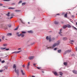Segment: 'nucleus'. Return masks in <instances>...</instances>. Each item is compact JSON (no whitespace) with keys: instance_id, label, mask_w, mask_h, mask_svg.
Segmentation results:
<instances>
[{"instance_id":"f257e3e1","label":"nucleus","mask_w":77,"mask_h":77,"mask_svg":"<svg viewBox=\"0 0 77 77\" xmlns=\"http://www.w3.org/2000/svg\"><path fill=\"white\" fill-rule=\"evenodd\" d=\"M57 42L58 43H57L54 44L51 47H48L47 49H53V48H54L56 46L59 45V44H60V41H58Z\"/></svg>"},{"instance_id":"f03ea898","label":"nucleus","mask_w":77,"mask_h":77,"mask_svg":"<svg viewBox=\"0 0 77 77\" xmlns=\"http://www.w3.org/2000/svg\"><path fill=\"white\" fill-rule=\"evenodd\" d=\"M46 39L47 40H48L49 39L50 42L51 41H53L55 40V38H53L51 39V37H48V36L46 37Z\"/></svg>"},{"instance_id":"7ed1b4c3","label":"nucleus","mask_w":77,"mask_h":77,"mask_svg":"<svg viewBox=\"0 0 77 77\" xmlns=\"http://www.w3.org/2000/svg\"><path fill=\"white\" fill-rule=\"evenodd\" d=\"M16 34L17 35V36H18L19 37L20 36H21V38H23V37L24 36V34L22 33H21L20 32H17Z\"/></svg>"},{"instance_id":"20e7f679","label":"nucleus","mask_w":77,"mask_h":77,"mask_svg":"<svg viewBox=\"0 0 77 77\" xmlns=\"http://www.w3.org/2000/svg\"><path fill=\"white\" fill-rule=\"evenodd\" d=\"M14 71H15V72H16V73H17V75H18V74H19V70H18V69H17V70H16V68H15Z\"/></svg>"},{"instance_id":"39448f33","label":"nucleus","mask_w":77,"mask_h":77,"mask_svg":"<svg viewBox=\"0 0 77 77\" xmlns=\"http://www.w3.org/2000/svg\"><path fill=\"white\" fill-rule=\"evenodd\" d=\"M62 29H60V32H59V34L60 35V36H62V32H61V31H62Z\"/></svg>"},{"instance_id":"423d86ee","label":"nucleus","mask_w":77,"mask_h":77,"mask_svg":"<svg viewBox=\"0 0 77 77\" xmlns=\"http://www.w3.org/2000/svg\"><path fill=\"white\" fill-rule=\"evenodd\" d=\"M72 72L75 74H77V71L74 70L72 71Z\"/></svg>"},{"instance_id":"0eeeda50","label":"nucleus","mask_w":77,"mask_h":77,"mask_svg":"<svg viewBox=\"0 0 77 77\" xmlns=\"http://www.w3.org/2000/svg\"><path fill=\"white\" fill-rule=\"evenodd\" d=\"M34 58V56H31L29 57V60H32Z\"/></svg>"},{"instance_id":"6e6552de","label":"nucleus","mask_w":77,"mask_h":77,"mask_svg":"<svg viewBox=\"0 0 77 77\" xmlns=\"http://www.w3.org/2000/svg\"><path fill=\"white\" fill-rule=\"evenodd\" d=\"M20 51H15L13 52L12 53H15L16 54H17V53H20Z\"/></svg>"},{"instance_id":"1a4fd4ad","label":"nucleus","mask_w":77,"mask_h":77,"mask_svg":"<svg viewBox=\"0 0 77 77\" xmlns=\"http://www.w3.org/2000/svg\"><path fill=\"white\" fill-rule=\"evenodd\" d=\"M29 66H30V62H29L27 65V68L28 69H29Z\"/></svg>"},{"instance_id":"9d476101","label":"nucleus","mask_w":77,"mask_h":77,"mask_svg":"<svg viewBox=\"0 0 77 77\" xmlns=\"http://www.w3.org/2000/svg\"><path fill=\"white\" fill-rule=\"evenodd\" d=\"M68 27V25H65L63 27V29H65L66 27Z\"/></svg>"},{"instance_id":"9b49d317","label":"nucleus","mask_w":77,"mask_h":77,"mask_svg":"<svg viewBox=\"0 0 77 77\" xmlns=\"http://www.w3.org/2000/svg\"><path fill=\"white\" fill-rule=\"evenodd\" d=\"M28 32L29 33H33V31L32 30L28 31Z\"/></svg>"},{"instance_id":"f8f14e48","label":"nucleus","mask_w":77,"mask_h":77,"mask_svg":"<svg viewBox=\"0 0 77 77\" xmlns=\"http://www.w3.org/2000/svg\"><path fill=\"white\" fill-rule=\"evenodd\" d=\"M6 48H0L1 50H5V49H6Z\"/></svg>"},{"instance_id":"ddd939ff","label":"nucleus","mask_w":77,"mask_h":77,"mask_svg":"<svg viewBox=\"0 0 77 77\" xmlns=\"http://www.w3.org/2000/svg\"><path fill=\"white\" fill-rule=\"evenodd\" d=\"M12 35V33H8L7 34V36H11Z\"/></svg>"},{"instance_id":"4468645a","label":"nucleus","mask_w":77,"mask_h":77,"mask_svg":"<svg viewBox=\"0 0 77 77\" xmlns=\"http://www.w3.org/2000/svg\"><path fill=\"white\" fill-rule=\"evenodd\" d=\"M61 51H62L61 50L59 49L57 50V52H58V53H60L61 52Z\"/></svg>"},{"instance_id":"2eb2a0df","label":"nucleus","mask_w":77,"mask_h":77,"mask_svg":"<svg viewBox=\"0 0 77 77\" xmlns=\"http://www.w3.org/2000/svg\"><path fill=\"white\" fill-rule=\"evenodd\" d=\"M8 9H15V8L10 7L8 8Z\"/></svg>"},{"instance_id":"dca6fc26","label":"nucleus","mask_w":77,"mask_h":77,"mask_svg":"<svg viewBox=\"0 0 77 77\" xmlns=\"http://www.w3.org/2000/svg\"><path fill=\"white\" fill-rule=\"evenodd\" d=\"M21 73H22V75H24V74H25L23 72V70H21Z\"/></svg>"},{"instance_id":"f3484780","label":"nucleus","mask_w":77,"mask_h":77,"mask_svg":"<svg viewBox=\"0 0 77 77\" xmlns=\"http://www.w3.org/2000/svg\"><path fill=\"white\" fill-rule=\"evenodd\" d=\"M67 39V38L66 37H64L63 38V41H66Z\"/></svg>"},{"instance_id":"a211bd4d","label":"nucleus","mask_w":77,"mask_h":77,"mask_svg":"<svg viewBox=\"0 0 77 77\" xmlns=\"http://www.w3.org/2000/svg\"><path fill=\"white\" fill-rule=\"evenodd\" d=\"M10 14V13L8 12V13L7 14H6V15H7V16H8V17H9Z\"/></svg>"},{"instance_id":"6ab92c4d","label":"nucleus","mask_w":77,"mask_h":77,"mask_svg":"<svg viewBox=\"0 0 77 77\" xmlns=\"http://www.w3.org/2000/svg\"><path fill=\"white\" fill-rule=\"evenodd\" d=\"M67 13H66V14H65L64 15V17H65V18H67Z\"/></svg>"},{"instance_id":"aec40b11","label":"nucleus","mask_w":77,"mask_h":77,"mask_svg":"<svg viewBox=\"0 0 77 77\" xmlns=\"http://www.w3.org/2000/svg\"><path fill=\"white\" fill-rule=\"evenodd\" d=\"M54 23L55 24H58V22L56 21H55Z\"/></svg>"},{"instance_id":"412c9836","label":"nucleus","mask_w":77,"mask_h":77,"mask_svg":"<svg viewBox=\"0 0 77 77\" xmlns=\"http://www.w3.org/2000/svg\"><path fill=\"white\" fill-rule=\"evenodd\" d=\"M21 33L22 34H25L26 32L25 31H22L21 32Z\"/></svg>"},{"instance_id":"4be33fe9","label":"nucleus","mask_w":77,"mask_h":77,"mask_svg":"<svg viewBox=\"0 0 77 77\" xmlns=\"http://www.w3.org/2000/svg\"><path fill=\"white\" fill-rule=\"evenodd\" d=\"M13 68H16V65H15V64H14L13 65Z\"/></svg>"},{"instance_id":"5701e85b","label":"nucleus","mask_w":77,"mask_h":77,"mask_svg":"<svg viewBox=\"0 0 77 77\" xmlns=\"http://www.w3.org/2000/svg\"><path fill=\"white\" fill-rule=\"evenodd\" d=\"M64 65L65 66H66L67 65V63L66 62H64L63 63Z\"/></svg>"},{"instance_id":"b1692460","label":"nucleus","mask_w":77,"mask_h":77,"mask_svg":"<svg viewBox=\"0 0 77 77\" xmlns=\"http://www.w3.org/2000/svg\"><path fill=\"white\" fill-rule=\"evenodd\" d=\"M54 74L55 75H57V73L56 72H54Z\"/></svg>"},{"instance_id":"393cba45","label":"nucleus","mask_w":77,"mask_h":77,"mask_svg":"<svg viewBox=\"0 0 77 77\" xmlns=\"http://www.w3.org/2000/svg\"><path fill=\"white\" fill-rule=\"evenodd\" d=\"M18 29V26H17L16 28L14 29V30H17Z\"/></svg>"},{"instance_id":"a878e982","label":"nucleus","mask_w":77,"mask_h":77,"mask_svg":"<svg viewBox=\"0 0 77 77\" xmlns=\"http://www.w3.org/2000/svg\"><path fill=\"white\" fill-rule=\"evenodd\" d=\"M3 46V47H6L7 46V44H4Z\"/></svg>"},{"instance_id":"bb28decb","label":"nucleus","mask_w":77,"mask_h":77,"mask_svg":"<svg viewBox=\"0 0 77 77\" xmlns=\"http://www.w3.org/2000/svg\"><path fill=\"white\" fill-rule=\"evenodd\" d=\"M26 5V2H23L22 3V6H23L24 5Z\"/></svg>"},{"instance_id":"cd10ccee","label":"nucleus","mask_w":77,"mask_h":77,"mask_svg":"<svg viewBox=\"0 0 77 77\" xmlns=\"http://www.w3.org/2000/svg\"><path fill=\"white\" fill-rule=\"evenodd\" d=\"M22 3V1L20 0V1L18 2V4H20Z\"/></svg>"},{"instance_id":"c85d7f7f","label":"nucleus","mask_w":77,"mask_h":77,"mask_svg":"<svg viewBox=\"0 0 77 77\" xmlns=\"http://www.w3.org/2000/svg\"><path fill=\"white\" fill-rule=\"evenodd\" d=\"M3 1L5 2H9L10 0H3Z\"/></svg>"},{"instance_id":"c756f323","label":"nucleus","mask_w":77,"mask_h":77,"mask_svg":"<svg viewBox=\"0 0 77 77\" xmlns=\"http://www.w3.org/2000/svg\"><path fill=\"white\" fill-rule=\"evenodd\" d=\"M68 27L69 28H70L71 27V25L69 24H68Z\"/></svg>"},{"instance_id":"7c9ffc66","label":"nucleus","mask_w":77,"mask_h":77,"mask_svg":"<svg viewBox=\"0 0 77 77\" xmlns=\"http://www.w3.org/2000/svg\"><path fill=\"white\" fill-rule=\"evenodd\" d=\"M60 75H62V72H60Z\"/></svg>"},{"instance_id":"2f4dec72","label":"nucleus","mask_w":77,"mask_h":77,"mask_svg":"<svg viewBox=\"0 0 77 77\" xmlns=\"http://www.w3.org/2000/svg\"><path fill=\"white\" fill-rule=\"evenodd\" d=\"M71 50H68V53H70V52H71Z\"/></svg>"},{"instance_id":"473e14b6","label":"nucleus","mask_w":77,"mask_h":77,"mask_svg":"<svg viewBox=\"0 0 77 77\" xmlns=\"http://www.w3.org/2000/svg\"><path fill=\"white\" fill-rule=\"evenodd\" d=\"M20 21H21V22H22V23H23V24H24V22H23V21L22 20H21V19H20Z\"/></svg>"},{"instance_id":"72a5a7b5","label":"nucleus","mask_w":77,"mask_h":77,"mask_svg":"<svg viewBox=\"0 0 77 77\" xmlns=\"http://www.w3.org/2000/svg\"><path fill=\"white\" fill-rule=\"evenodd\" d=\"M15 5V3H13L11 4V5Z\"/></svg>"},{"instance_id":"f704fd0d","label":"nucleus","mask_w":77,"mask_h":77,"mask_svg":"<svg viewBox=\"0 0 77 77\" xmlns=\"http://www.w3.org/2000/svg\"><path fill=\"white\" fill-rule=\"evenodd\" d=\"M2 39H3V40H4L5 39V36H2Z\"/></svg>"},{"instance_id":"c9c22d12","label":"nucleus","mask_w":77,"mask_h":77,"mask_svg":"<svg viewBox=\"0 0 77 77\" xmlns=\"http://www.w3.org/2000/svg\"><path fill=\"white\" fill-rule=\"evenodd\" d=\"M5 60H3L1 62L2 63H5Z\"/></svg>"},{"instance_id":"e433bc0d","label":"nucleus","mask_w":77,"mask_h":77,"mask_svg":"<svg viewBox=\"0 0 77 77\" xmlns=\"http://www.w3.org/2000/svg\"><path fill=\"white\" fill-rule=\"evenodd\" d=\"M54 50H57V48H55L54 49Z\"/></svg>"},{"instance_id":"4c0bfd02","label":"nucleus","mask_w":77,"mask_h":77,"mask_svg":"<svg viewBox=\"0 0 77 77\" xmlns=\"http://www.w3.org/2000/svg\"><path fill=\"white\" fill-rule=\"evenodd\" d=\"M70 42H74V41L73 40H71L70 41Z\"/></svg>"},{"instance_id":"58836bf2","label":"nucleus","mask_w":77,"mask_h":77,"mask_svg":"<svg viewBox=\"0 0 77 77\" xmlns=\"http://www.w3.org/2000/svg\"><path fill=\"white\" fill-rule=\"evenodd\" d=\"M5 68L6 69H8V66H5Z\"/></svg>"},{"instance_id":"ea45409f","label":"nucleus","mask_w":77,"mask_h":77,"mask_svg":"<svg viewBox=\"0 0 77 77\" xmlns=\"http://www.w3.org/2000/svg\"><path fill=\"white\" fill-rule=\"evenodd\" d=\"M41 67H37V69H41Z\"/></svg>"},{"instance_id":"a19ab883","label":"nucleus","mask_w":77,"mask_h":77,"mask_svg":"<svg viewBox=\"0 0 77 77\" xmlns=\"http://www.w3.org/2000/svg\"><path fill=\"white\" fill-rule=\"evenodd\" d=\"M16 12H19V11H20V10H15Z\"/></svg>"},{"instance_id":"79ce46f5","label":"nucleus","mask_w":77,"mask_h":77,"mask_svg":"<svg viewBox=\"0 0 77 77\" xmlns=\"http://www.w3.org/2000/svg\"><path fill=\"white\" fill-rule=\"evenodd\" d=\"M36 63H34L33 64L34 66H36Z\"/></svg>"},{"instance_id":"37998d69","label":"nucleus","mask_w":77,"mask_h":77,"mask_svg":"<svg viewBox=\"0 0 77 77\" xmlns=\"http://www.w3.org/2000/svg\"><path fill=\"white\" fill-rule=\"evenodd\" d=\"M9 50V48H7L5 49V50L8 51V50Z\"/></svg>"},{"instance_id":"c03bdc74","label":"nucleus","mask_w":77,"mask_h":77,"mask_svg":"<svg viewBox=\"0 0 77 77\" xmlns=\"http://www.w3.org/2000/svg\"><path fill=\"white\" fill-rule=\"evenodd\" d=\"M35 44V43H34V42L32 43H31V45H33V44Z\"/></svg>"},{"instance_id":"a18cd8bd","label":"nucleus","mask_w":77,"mask_h":77,"mask_svg":"<svg viewBox=\"0 0 77 77\" xmlns=\"http://www.w3.org/2000/svg\"><path fill=\"white\" fill-rule=\"evenodd\" d=\"M64 14H65V13L64 12H63L62 13V15H63Z\"/></svg>"},{"instance_id":"49530a36","label":"nucleus","mask_w":77,"mask_h":77,"mask_svg":"<svg viewBox=\"0 0 77 77\" xmlns=\"http://www.w3.org/2000/svg\"><path fill=\"white\" fill-rule=\"evenodd\" d=\"M3 71V70H0V72H2Z\"/></svg>"},{"instance_id":"de8ad7c7","label":"nucleus","mask_w":77,"mask_h":77,"mask_svg":"<svg viewBox=\"0 0 77 77\" xmlns=\"http://www.w3.org/2000/svg\"><path fill=\"white\" fill-rule=\"evenodd\" d=\"M23 67V68H24V67H25V65H23V66H22Z\"/></svg>"},{"instance_id":"09e8293b","label":"nucleus","mask_w":77,"mask_h":77,"mask_svg":"<svg viewBox=\"0 0 77 77\" xmlns=\"http://www.w3.org/2000/svg\"><path fill=\"white\" fill-rule=\"evenodd\" d=\"M11 16H14V14H11Z\"/></svg>"},{"instance_id":"8fccbe9b","label":"nucleus","mask_w":77,"mask_h":77,"mask_svg":"<svg viewBox=\"0 0 77 77\" xmlns=\"http://www.w3.org/2000/svg\"><path fill=\"white\" fill-rule=\"evenodd\" d=\"M75 48V49H76V51H77V47H76Z\"/></svg>"},{"instance_id":"3c124183","label":"nucleus","mask_w":77,"mask_h":77,"mask_svg":"<svg viewBox=\"0 0 77 77\" xmlns=\"http://www.w3.org/2000/svg\"><path fill=\"white\" fill-rule=\"evenodd\" d=\"M74 28L75 29V30H77V28H75V27H74Z\"/></svg>"},{"instance_id":"603ef678","label":"nucleus","mask_w":77,"mask_h":77,"mask_svg":"<svg viewBox=\"0 0 77 77\" xmlns=\"http://www.w3.org/2000/svg\"><path fill=\"white\" fill-rule=\"evenodd\" d=\"M0 6H3V4H0Z\"/></svg>"},{"instance_id":"864d4df0","label":"nucleus","mask_w":77,"mask_h":77,"mask_svg":"<svg viewBox=\"0 0 77 77\" xmlns=\"http://www.w3.org/2000/svg\"><path fill=\"white\" fill-rule=\"evenodd\" d=\"M13 18V17H11L10 19H11V18Z\"/></svg>"},{"instance_id":"5fc2aeb1","label":"nucleus","mask_w":77,"mask_h":77,"mask_svg":"<svg viewBox=\"0 0 77 77\" xmlns=\"http://www.w3.org/2000/svg\"><path fill=\"white\" fill-rule=\"evenodd\" d=\"M72 17H73V18H74V15H72Z\"/></svg>"},{"instance_id":"6e6d98bb","label":"nucleus","mask_w":77,"mask_h":77,"mask_svg":"<svg viewBox=\"0 0 77 77\" xmlns=\"http://www.w3.org/2000/svg\"><path fill=\"white\" fill-rule=\"evenodd\" d=\"M60 15V14H57V15Z\"/></svg>"},{"instance_id":"4d7b16f0","label":"nucleus","mask_w":77,"mask_h":77,"mask_svg":"<svg viewBox=\"0 0 77 77\" xmlns=\"http://www.w3.org/2000/svg\"><path fill=\"white\" fill-rule=\"evenodd\" d=\"M69 14H71V12L69 11Z\"/></svg>"},{"instance_id":"13d9d810","label":"nucleus","mask_w":77,"mask_h":77,"mask_svg":"<svg viewBox=\"0 0 77 77\" xmlns=\"http://www.w3.org/2000/svg\"><path fill=\"white\" fill-rule=\"evenodd\" d=\"M42 72L43 73H44V71H42Z\"/></svg>"},{"instance_id":"bf43d9fd","label":"nucleus","mask_w":77,"mask_h":77,"mask_svg":"<svg viewBox=\"0 0 77 77\" xmlns=\"http://www.w3.org/2000/svg\"><path fill=\"white\" fill-rule=\"evenodd\" d=\"M8 27H11V25H10V26H8Z\"/></svg>"},{"instance_id":"052dcab7","label":"nucleus","mask_w":77,"mask_h":77,"mask_svg":"<svg viewBox=\"0 0 77 77\" xmlns=\"http://www.w3.org/2000/svg\"><path fill=\"white\" fill-rule=\"evenodd\" d=\"M0 62H2V60L1 59V58H0Z\"/></svg>"},{"instance_id":"680f3d73","label":"nucleus","mask_w":77,"mask_h":77,"mask_svg":"<svg viewBox=\"0 0 77 77\" xmlns=\"http://www.w3.org/2000/svg\"><path fill=\"white\" fill-rule=\"evenodd\" d=\"M18 50H21V48H19Z\"/></svg>"},{"instance_id":"e2e57ef3","label":"nucleus","mask_w":77,"mask_h":77,"mask_svg":"<svg viewBox=\"0 0 77 77\" xmlns=\"http://www.w3.org/2000/svg\"><path fill=\"white\" fill-rule=\"evenodd\" d=\"M6 29H8V28H6L5 29V30H6Z\"/></svg>"},{"instance_id":"0e129e2a","label":"nucleus","mask_w":77,"mask_h":77,"mask_svg":"<svg viewBox=\"0 0 77 77\" xmlns=\"http://www.w3.org/2000/svg\"><path fill=\"white\" fill-rule=\"evenodd\" d=\"M32 77H35V76H32Z\"/></svg>"},{"instance_id":"69168bd1","label":"nucleus","mask_w":77,"mask_h":77,"mask_svg":"<svg viewBox=\"0 0 77 77\" xmlns=\"http://www.w3.org/2000/svg\"><path fill=\"white\" fill-rule=\"evenodd\" d=\"M0 41H2V40L1 39H0Z\"/></svg>"},{"instance_id":"338daca9","label":"nucleus","mask_w":77,"mask_h":77,"mask_svg":"<svg viewBox=\"0 0 77 77\" xmlns=\"http://www.w3.org/2000/svg\"><path fill=\"white\" fill-rule=\"evenodd\" d=\"M28 24H30V22H28Z\"/></svg>"},{"instance_id":"774afa93","label":"nucleus","mask_w":77,"mask_h":77,"mask_svg":"<svg viewBox=\"0 0 77 77\" xmlns=\"http://www.w3.org/2000/svg\"><path fill=\"white\" fill-rule=\"evenodd\" d=\"M59 77H61V76H60Z\"/></svg>"}]
</instances>
